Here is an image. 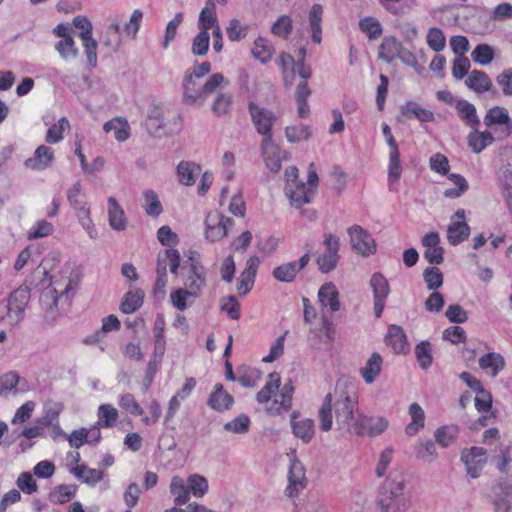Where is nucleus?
<instances>
[{"mask_svg": "<svg viewBox=\"0 0 512 512\" xmlns=\"http://www.w3.org/2000/svg\"><path fill=\"white\" fill-rule=\"evenodd\" d=\"M336 400L333 403L331 393H328L318 412L320 429L328 432L332 429L333 414L335 410L336 424L340 430L354 433V424L357 421V414L360 413L358 407V394L355 386L345 380L338 381L336 384Z\"/></svg>", "mask_w": 512, "mask_h": 512, "instance_id": "nucleus-1", "label": "nucleus"}, {"mask_svg": "<svg viewBox=\"0 0 512 512\" xmlns=\"http://www.w3.org/2000/svg\"><path fill=\"white\" fill-rule=\"evenodd\" d=\"M228 84V80L222 73L212 74L205 83L191 75L184 74L182 102L188 106L202 107L209 95L216 92L221 86H227Z\"/></svg>", "mask_w": 512, "mask_h": 512, "instance_id": "nucleus-2", "label": "nucleus"}, {"mask_svg": "<svg viewBox=\"0 0 512 512\" xmlns=\"http://www.w3.org/2000/svg\"><path fill=\"white\" fill-rule=\"evenodd\" d=\"M403 477H387L382 483L377 504L381 512H406L411 507V496L405 491Z\"/></svg>", "mask_w": 512, "mask_h": 512, "instance_id": "nucleus-3", "label": "nucleus"}, {"mask_svg": "<svg viewBox=\"0 0 512 512\" xmlns=\"http://www.w3.org/2000/svg\"><path fill=\"white\" fill-rule=\"evenodd\" d=\"M248 110L257 132L264 136L262 146H268L272 140V126L276 122L277 116L271 110L254 102L248 104Z\"/></svg>", "mask_w": 512, "mask_h": 512, "instance_id": "nucleus-4", "label": "nucleus"}, {"mask_svg": "<svg viewBox=\"0 0 512 512\" xmlns=\"http://www.w3.org/2000/svg\"><path fill=\"white\" fill-rule=\"evenodd\" d=\"M281 386V377L277 372H272L268 375V380L264 387L256 394V400L260 404L269 403L272 396L279 391L280 394L285 395L289 398H293L295 387L291 379L287 380L284 385Z\"/></svg>", "mask_w": 512, "mask_h": 512, "instance_id": "nucleus-5", "label": "nucleus"}, {"mask_svg": "<svg viewBox=\"0 0 512 512\" xmlns=\"http://www.w3.org/2000/svg\"><path fill=\"white\" fill-rule=\"evenodd\" d=\"M30 300V289L20 286L8 298L7 314L11 323H19L24 318L25 308Z\"/></svg>", "mask_w": 512, "mask_h": 512, "instance_id": "nucleus-6", "label": "nucleus"}, {"mask_svg": "<svg viewBox=\"0 0 512 512\" xmlns=\"http://www.w3.org/2000/svg\"><path fill=\"white\" fill-rule=\"evenodd\" d=\"M352 249L362 256H370L376 252V244L372 235L359 225L348 228Z\"/></svg>", "mask_w": 512, "mask_h": 512, "instance_id": "nucleus-7", "label": "nucleus"}, {"mask_svg": "<svg viewBox=\"0 0 512 512\" xmlns=\"http://www.w3.org/2000/svg\"><path fill=\"white\" fill-rule=\"evenodd\" d=\"M388 425V420L383 416L369 417L358 413L357 421L354 424V434L375 437L382 434L388 428Z\"/></svg>", "mask_w": 512, "mask_h": 512, "instance_id": "nucleus-8", "label": "nucleus"}, {"mask_svg": "<svg viewBox=\"0 0 512 512\" xmlns=\"http://www.w3.org/2000/svg\"><path fill=\"white\" fill-rule=\"evenodd\" d=\"M190 264L183 276L184 289H187L192 297H199L202 288L206 285L205 269L200 261L190 257Z\"/></svg>", "mask_w": 512, "mask_h": 512, "instance_id": "nucleus-9", "label": "nucleus"}, {"mask_svg": "<svg viewBox=\"0 0 512 512\" xmlns=\"http://www.w3.org/2000/svg\"><path fill=\"white\" fill-rule=\"evenodd\" d=\"M324 245L326 252L317 258V265L322 273H329L332 271L339 260V238L332 234L325 235Z\"/></svg>", "mask_w": 512, "mask_h": 512, "instance_id": "nucleus-10", "label": "nucleus"}, {"mask_svg": "<svg viewBox=\"0 0 512 512\" xmlns=\"http://www.w3.org/2000/svg\"><path fill=\"white\" fill-rule=\"evenodd\" d=\"M461 461L465 464L467 474L473 479L478 478L487 462L486 450L482 447L466 449L461 453Z\"/></svg>", "mask_w": 512, "mask_h": 512, "instance_id": "nucleus-11", "label": "nucleus"}, {"mask_svg": "<svg viewBox=\"0 0 512 512\" xmlns=\"http://www.w3.org/2000/svg\"><path fill=\"white\" fill-rule=\"evenodd\" d=\"M370 287L373 291L374 314L377 318L382 316L386 299L390 293L388 280L379 272L374 273L370 279Z\"/></svg>", "mask_w": 512, "mask_h": 512, "instance_id": "nucleus-12", "label": "nucleus"}, {"mask_svg": "<svg viewBox=\"0 0 512 512\" xmlns=\"http://www.w3.org/2000/svg\"><path fill=\"white\" fill-rule=\"evenodd\" d=\"M234 221L220 214H209L206 217V238L212 242L223 239L227 235L228 227L232 226Z\"/></svg>", "mask_w": 512, "mask_h": 512, "instance_id": "nucleus-13", "label": "nucleus"}, {"mask_svg": "<svg viewBox=\"0 0 512 512\" xmlns=\"http://www.w3.org/2000/svg\"><path fill=\"white\" fill-rule=\"evenodd\" d=\"M289 484L286 488V495L293 498L298 495L299 491L306 487L307 479L303 464L296 458L291 460L288 472Z\"/></svg>", "mask_w": 512, "mask_h": 512, "instance_id": "nucleus-14", "label": "nucleus"}, {"mask_svg": "<svg viewBox=\"0 0 512 512\" xmlns=\"http://www.w3.org/2000/svg\"><path fill=\"white\" fill-rule=\"evenodd\" d=\"M425 248L424 259L431 265H440L444 261V249L440 246V236L437 232H430L422 238Z\"/></svg>", "mask_w": 512, "mask_h": 512, "instance_id": "nucleus-15", "label": "nucleus"}, {"mask_svg": "<svg viewBox=\"0 0 512 512\" xmlns=\"http://www.w3.org/2000/svg\"><path fill=\"white\" fill-rule=\"evenodd\" d=\"M181 256L177 249L168 248L162 250L157 255L156 273L167 274V267L174 275L178 274L180 267Z\"/></svg>", "mask_w": 512, "mask_h": 512, "instance_id": "nucleus-16", "label": "nucleus"}, {"mask_svg": "<svg viewBox=\"0 0 512 512\" xmlns=\"http://www.w3.org/2000/svg\"><path fill=\"white\" fill-rule=\"evenodd\" d=\"M54 151L45 145L36 148L33 157L25 160L24 165L34 171H43L49 168L54 161Z\"/></svg>", "mask_w": 512, "mask_h": 512, "instance_id": "nucleus-17", "label": "nucleus"}, {"mask_svg": "<svg viewBox=\"0 0 512 512\" xmlns=\"http://www.w3.org/2000/svg\"><path fill=\"white\" fill-rule=\"evenodd\" d=\"M468 88L476 93L491 92L493 96H497V90L493 89L492 81L489 76L481 70H473L465 79Z\"/></svg>", "mask_w": 512, "mask_h": 512, "instance_id": "nucleus-18", "label": "nucleus"}, {"mask_svg": "<svg viewBox=\"0 0 512 512\" xmlns=\"http://www.w3.org/2000/svg\"><path fill=\"white\" fill-rule=\"evenodd\" d=\"M484 124L487 127L503 125V131L506 135H509L512 132V119L509 117V113L504 107L494 106L490 108L484 117Z\"/></svg>", "mask_w": 512, "mask_h": 512, "instance_id": "nucleus-19", "label": "nucleus"}, {"mask_svg": "<svg viewBox=\"0 0 512 512\" xmlns=\"http://www.w3.org/2000/svg\"><path fill=\"white\" fill-rule=\"evenodd\" d=\"M234 403V398L224 390L222 384L218 383L214 386L212 393L208 398V406L218 412L229 410Z\"/></svg>", "mask_w": 512, "mask_h": 512, "instance_id": "nucleus-20", "label": "nucleus"}, {"mask_svg": "<svg viewBox=\"0 0 512 512\" xmlns=\"http://www.w3.org/2000/svg\"><path fill=\"white\" fill-rule=\"evenodd\" d=\"M318 300L322 307L329 308L331 312L340 310L339 292L332 282L324 283L318 291Z\"/></svg>", "mask_w": 512, "mask_h": 512, "instance_id": "nucleus-21", "label": "nucleus"}, {"mask_svg": "<svg viewBox=\"0 0 512 512\" xmlns=\"http://www.w3.org/2000/svg\"><path fill=\"white\" fill-rule=\"evenodd\" d=\"M168 111L161 105H153L148 110L147 126L150 133L159 135L167 125Z\"/></svg>", "mask_w": 512, "mask_h": 512, "instance_id": "nucleus-22", "label": "nucleus"}, {"mask_svg": "<svg viewBox=\"0 0 512 512\" xmlns=\"http://www.w3.org/2000/svg\"><path fill=\"white\" fill-rule=\"evenodd\" d=\"M385 343L397 354L408 351L407 337L402 327L390 325L385 337Z\"/></svg>", "mask_w": 512, "mask_h": 512, "instance_id": "nucleus-23", "label": "nucleus"}, {"mask_svg": "<svg viewBox=\"0 0 512 512\" xmlns=\"http://www.w3.org/2000/svg\"><path fill=\"white\" fill-rule=\"evenodd\" d=\"M400 117L405 119L416 118L420 122H432L434 120V113L428 109L422 108L415 101H408L401 106Z\"/></svg>", "mask_w": 512, "mask_h": 512, "instance_id": "nucleus-24", "label": "nucleus"}, {"mask_svg": "<svg viewBox=\"0 0 512 512\" xmlns=\"http://www.w3.org/2000/svg\"><path fill=\"white\" fill-rule=\"evenodd\" d=\"M285 192L291 205L296 208H300L311 201L310 190L306 188L303 182L286 184Z\"/></svg>", "mask_w": 512, "mask_h": 512, "instance_id": "nucleus-25", "label": "nucleus"}, {"mask_svg": "<svg viewBox=\"0 0 512 512\" xmlns=\"http://www.w3.org/2000/svg\"><path fill=\"white\" fill-rule=\"evenodd\" d=\"M455 108L458 116L466 126L470 128L479 127L480 120L477 115L476 107L472 103L464 99H458L456 100Z\"/></svg>", "mask_w": 512, "mask_h": 512, "instance_id": "nucleus-26", "label": "nucleus"}, {"mask_svg": "<svg viewBox=\"0 0 512 512\" xmlns=\"http://www.w3.org/2000/svg\"><path fill=\"white\" fill-rule=\"evenodd\" d=\"M403 44L394 36H386L383 38L379 46L378 57L390 64L397 58Z\"/></svg>", "mask_w": 512, "mask_h": 512, "instance_id": "nucleus-27", "label": "nucleus"}, {"mask_svg": "<svg viewBox=\"0 0 512 512\" xmlns=\"http://www.w3.org/2000/svg\"><path fill=\"white\" fill-rule=\"evenodd\" d=\"M383 358L378 352H373L368 358L365 366L361 368L360 374L367 384H372L380 374Z\"/></svg>", "mask_w": 512, "mask_h": 512, "instance_id": "nucleus-28", "label": "nucleus"}, {"mask_svg": "<svg viewBox=\"0 0 512 512\" xmlns=\"http://www.w3.org/2000/svg\"><path fill=\"white\" fill-rule=\"evenodd\" d=\"M468 146L474 153H480L487 146L494 142V137L491 132L483 131L480 132L478 127L472 128V131L467 137Z\"/></svg>", "mask_w": 512, "mask_h": 512, "instance_id": "nucleus-29", "label": "nucleus"}, {"mask_svg": "<svg viewBox=\"0 0 512 512\" xmlns=\"http://www.w3.org/2000/svg\"><path fill=\"white\" fill-rule=\"evenodd\" d=\"M479 366L482 370L487 371L492 377H496L505 367V360L502 355L490 352L479 358Z\"/></svg>", "mask_w": 512, "mask_h": 512, "instance_id": "nucleus-30", "label": "nucleus"}, {"mask_svg": "<svg viewBox=\"0 0 512 512\" xmlns=\"http://www.w3.org/2000/svg\"><path fill=\"white\" fill-rule=\"evenodd\" d=\"M108 217L112 229L123 231L126 228L125 213L114 197L108 199Z\"/></svg>", "mask_w": 512, "mask_h": 512, "instance_id": "nucleus-31", "label": "nucleus"}, {"mask_svg": "<svg viewBox=\"0 0 512 512\" xmlns=\"http://www.w3.org/2000/svg\"><path fill=\"white\" fill-rule=\"evenodd\" d=\"M200 31L209 32L219 26V22L215 12V2L213 0H206L204 8L201 10L198 20Z\"/></svg>", "mask_w": 512, "mask_h": 512, "instance_id": "nucleus-32", "label": "nucleus"}, {"mask_svg": "<svg viewBox=\"0 0 512 512\" xmlns=\"http://www.w3.org/2000/svg\"><path fill=\"white\" fill-rule=\"evenodd\" d=\"M491 461L501 474L512 479V445L500 448L499 454L493 456Z\"/></svg>", "mask_w": 512, "mask_h": 512, "instance_id": "nucleus-33", "label": "nucleus"}, {"mask_svg": "<svg viewBox=\"0 0 512 512\" xmlns=\"http://www.w3.org/2000/svg\"><path fill=\"white\" fill-rule=\"evenodd\" d=\"M201 167L194 162L181 161L177 166V174L181 184L191 186L200 174Z\"/></svg>", "mask_w": 512, "mask_h": 512, "instance_id": "nucleus-34", "label": "nucleus"}, {"mask_svg": "<svg viewBox=\"0 0 512 512\" xmlns=\"http://www.w3.org/2000/svg\"><path fill=\"white\" fill-rule=\"evenodd\" d=\"M170 493L175 497L174 503L177 506L184 505L190 500V490L183 478L173 476L170 483Z\"/></svg>", "mask_w": 512, "mask_h": 512, "instance_id": "nucleus-35", "label": "nucleus"}, {"mask_svg": "<svg viewBox=\"0 0 512 512\" xmlns=\"http://www.w3.org/2000/svg\"><path fill=\"white\" fill-rule=\"evenodd\" d=\"M291 428L293 434L304 443H309L315 435V424L310 418L291 421Z\"/></svg>", "mask_w": 512, "mask_h": 512, "instance_id": "nucleus-36", "label": "nucleus"}, {"mask_svg": "<svg viewBox=\"0 0 512 512\" xmlns=\"http://www.w3.org/2000/svg\"><path fill=\"white\" fill-rule=\"evenodd\" d=\"M470 235V226L466 222L452 221L447 228V239L451 245H458Z\"/></svg>", "mask_w": 512, "mask_h": 512, "instance_id": "nucleus-37", "label": "nucleus"}, {"mask_svg": "<svg viewBox=\"0 0 512 512\" xmlns=\"http://www.w3.org/2000/svg\"><path fill=\"white\" fill-rule=\"evenodd\" d=\"M409 415L411 417V422L406 426L405 432L408 436H414L424 427V410L419 404L412 403L409 406Z\"/></svg>", "mask_w": 512, "mask_h": 512, "instance_id": "nucleus-38", "label": "nucleus"}, {"mask_svg": "<svg viewBox=\"0 0 512 512\" xmlns=\"http://www.w3.org/2000/svg\"><path fill=\"white\" fill-rule=\"evenodd\" d=\"M71 473L84 483L95 485L104 477L102 470L89 468L86 465H78L71 469Z\"/></svg>", "mask_w": 512, "mask_h": 512, "instance_id": "nucleus-39", "label": "nucleus"}, {"mask_svg": "<svg viewBox=\"0 0 512 512\" xmlns=\"http://www.w3.org/2000/svg\"><path fill=\"white\" fill-rule=\"evenodd\" d=\"M144 292L141 289H135L127 292L120 304V310L124 314H131L139 309L143 304Z\"/></svg>", "mask_w": 512, "mask_h": 512, "instance_id": "nucleus-40", "label": "nucleus"}, {"mask_svg": "<svg viewBox=\"0 0 512 512\" xmlns=\"http://www.w3.org/2000/svg\"><path fill=\"white\" fill-rule=\"evenodd\" d=\"M322 14L323 8L320 4H314L309 12V25L312 34V41L314 43H320L322 41Z\"/></svg>", "mask_w": 512, "mask_h": 512, "instance_id": "nucleus-41", "label": "nucleus"}, {"mask_svg": "<svg viewBox=\"0 0 512 512\" xmlns=\"http://www.w3.org/2000/svg\"><path fill=\"white\" fill-rule=\"evenodd\" d=\"M233 105V95L229 92H219L215 96L211 110L217 117H223L230 113Z\"/></svg>", "mask_w": 512, "mask_h": 512, "instance_id": "nucleus-42", "label": "nucleus"}, {"mask_svg": "<svg viewBox=\"0 0 512 512\" xmlns=\"http://www.w3.org/2000/svg\"><path fill=\"white\" fill-rule=\"evenodd\" d=\"M97 424L103 428H111L118 420V410L111 404H101L97 411Z\"/></svg>", "mask_w": 512, "mask_h": 512, "instance_id": "nucleus-43", "label": "nucleus"}, {"mask_svg": "<svg viewBox=\"0 0 512 512\" xmlns=\"http://www.w3.org/2000/svg\"><path fill=\"white\" fill-rule=\"evenodd\" d=\"M143 201L142 207L148 216L156 218L163 212L162 204L154 190H145L143 192Z\"/></svg>", "mask_w": 512, "mask_h": 512, "instance_id": "nucleus-44", "label": "nucleus"}, {"mask_svg": "<svg viewBox=\"0 0 512 512\" xmlns=\"http://www.w3.org/2000/svg\"><path fill=\"white\" fill-rule=\"evenodd\" d=\"M55 50L64 61L74 60L79 56V49L76 46L74 37L60 39L55 43Z\"/></svg>", "mask_w": 512, "mask_h": 512, "instance_id": "nucleus-45", "label": "nucleus"}, {"mask_svg": "<svg viewBox=\"0 0 512 512\" xmlns=\"http://www.w3.org/2000/svg\"><path fill=\"white\" fill-rule=\"evenodd\" d=\"M415 455L424 462H433L437 458L435 442L430 439L419 441L415 446Z\"/></svg>", "mask_w": 512, "mask_h": 512, "instance_id": "nucleus-46", "label": "nucleus"}, {"mask_svg": "<svg viewBox=\"0 0 512 512\" xmlns=\"http://www.w3.org/2000/svg\"><path fill=\"white\" fill-rule=\"evenodd\" d=\"M118 405L122 410L133 416H143L144 409L132 393L126 392L118 397Z\"/></svg>", "mask_w": 512, "mask_h": 512, "instance_id": "nucleus-47", "label": "nucleus"}, {"mask_svg": "<svg viewBox=\"0 0 512 512\" xmlns=\"http://www.w3.org/2000/svg\"><path fill=\"white\" fill-rule=\"evenodd\" d=\"M272 402L265 408L269 415H281L292 408V399L278 393H275Z\"/></svg>", "mask_w": 512, "mask_h": 512, "instance_id": "nucleus-48", "label": "nucleus"}, {"mask_svg": "<svg viewBox=\"0 0 512 512\" xmlns=\"http://www.w3.org/2000/svg\"><path fill=\"white\" fill-rule=\"evenodd\" d=\"M298 272L295 262H288L275 267L272 276L280 282L291 283L295 280Z\"/></svg>", "mask_w": 512, "mask_h": 512, "instance_id": "nucleus-49", "label": "nucleus"}, {"mask_svg": "<svg viewBox=\"0 0 512 512\" xmlns=\"http://www.w3.org/2000/svg\"><path fill=\"white\" fill-rule=\"evenodd\" d=\"M458 427L455 425L442 426L435 433V441L443 448L449 447L458 435Z\"/></svg>", "mask_w": 512, "mask_h": 512, "instance_id": "nucleus-50", "label": "nucleus"}, {"mask_svg": "<svg viewBox=\"0 0 512 512\" xmlns=\"http://www.w3.org/2000/svg\"><path fill=\"white\" fill-rule=\"evenodd\" d=\"M273 51V46L267 40L258 38L252 49V55L260 62L267 63L271 60Z\"/></svg>", "mask_w": 512, "mask_h": 512, "instance_id": "nucleus-51", "label": "nucleus"}, {"mask_svg": "<svg viewBox=\"0 0 512 512\" xmlns=\"http://www.w3.org/2000/svg\"><path fill=\"white\" fill-rule=\"evenodd\" d=\"M295 59L288 53L282 52L279 56V65L282 70L283 80L286 86H291L294 80Z\"/></svg>", "mask_w": 512, "mask_h": 512, "instance_id": "nucleus-52", "label": "nucleus"}, {"mask_svg": "<svg viewBox=\"0 0 512 512\" xmlns=\"http://www.w3.org/2000/svg\"><path fill=\"white\" fill-rule=\"evenodd\" d=\"M448 179L451 180L456 187L449 188L444 191V196L446 198H458L469 188L467 180L460 174L452 173L448 176Z\"/></svg>", "mask_w": 512, "mask_h": 512, "instance_id": "nucleus-53", "label": "nucleus"}, {"mask_svg": "<svg viewBox=\"0 0 512 512\" xmlns=\"http://www.w3.org/2000/svg\"><path fill=\"white\" fill-rule=\"evenodd\" d=\"M104 130L106 132L113 131L114 137L118 141H125L130 136L128 123L120 119H113L106 122L104 124Z\"/></svg>", "mask_w": 512, "mask_h": 512, "instance_id": "nucleus-54", "label": "nucleus"}, {"mask_svg": "<svg viewBox=\"0 0 512 512\" xmlns=\"http://www.w3.org/2000/svg\"><path fill=\"white\" fill-rule=\"evenodd\" d=\"M187 484L190 490L195 497L201 498L208 491V481L207 479L199 474H191L187 478Z\"/></svg>", "mask_w": 512, "mask_h": 512, "instance_id": "nucleus-55", "label": "nucleus"}, {"mask_svg": "<svg viewBox=\"0 0 512 512\" xmlns=\"http://www.w3.org/2000/svg\"><path fill=\"white\" fill-rule=\"evenodd\" d=\"M360 30L367 34L370 40L377 39L382 34V26L374 17H365L359 21Z\"/></svg>", "mask_w": 512, "mask_h": 512, "instance_id": "nucleus-56", "label": "nucleus"}, {"mask_svg": "<svg viewBox=\"0 0 512 512\" xmlns=\"http://www.w3.org/2000/svg\"><path fill=\"white\" fill-rule=\"evenodd\" d=\"M250 418L247 414H240L233 420L224 424V429L235 434H245L250 429Z\"/></svg>", "mask_w": 512, "mask_h": 512, "instance_id": "nucleus-57", "label": "nucleus"}, {"mask_svg": "<svg viewBox=\"0 0 512 512\" xmlns=\"http://www.w3.org/2000/svg\"><path fill=\"white\" fill-rule=\"evenodd\" d=\"M471 58L475 63L480 65H488L494 59L493 48L488 44H479L472 51Z\"/></svg>", "mask_w": 512, "mask_h": 512, "instance_id": "nucleus-58", "label": "nucleus"}, {"mask_svg": "<svg viewBox=\"0 0 512 512\" xmlns=\"http://www.w3.org/2000/svg\"><path fill=\"white\" fill-rule=\"evenodd\" d=\"M431 344L428 341H422L415 347V356L422 369H428L432 364Z\"/></svg>", "mask_w": 512, "mask_h": 512, "instance_id": "nucleus-59", "label": "nucleus"}, {"mask_svg": "<svg viewBox=\"0 0 512 512\" xmlns=\"http://www.w3.org/2000/svg\"><path fill=\"white\" fill-rule=\"evenodd\" d=\"M423 278L428 290L436 291L443 285V274L435 266L427 267L423 272Z\"/></svg>", "mask_w": 512, "mask_h": 512, "instance_id": "nucleus-60", "label": "nucleus"}, {"mask_svg": "<svg viewBox=\"0 0 512 512\" xmlns=\"http://www.w3.org/2000/svg\"><path fill=\"white\" fill-rule=\"evenodd\" d=\"M77 211V217L79 219L80 224L82 227L87 231L90 238L94 239L96 238V230L94 228L92 219H91V212L90 208L88 207L87 203L82 204L80 207L75 209Z\"/></svg>", "mask_w": 512, "mask_h": 512, "instance_id": "nucleus-61", "label": "nucleus"}, {"mask_svg": "<svg viewBox=\"0 0 512 512\" xmlns=\"http://www.w3.org/2000/svg\"><path fill=\"white\" fill-rule=\"evenodd\" d=\"M427 44L435 52H440L445 48L446 38L440 28L432 27L427 33Z\"/></svg>", "mask_w": 512, "mask_h": 512, "instance_id": "nucleus-62", "label": "nucleus"}, {"mask_svg": "<svg viewBox=\"0 0 512 512\" xmlns=\"http://www.w3.org/2000/svg\"><path fill=\"white\" fill-rule=\"evenodd\" d=\"M228 39L232 42L244 39L248 34V26L242 25L241 22L233 18L230 20L226 28Z\"/></svg>", "mask_w": 512, "mask_h": 512, "instance_id": "nucleus-63", "label": "nucleus"}, {"mask_svg": "<svg viewBox=\"0 0 512 512\" xmlns=\"http://www.w3.org/2000/svg\"><path fill=\"white\" fill-rule=\"evenodd\" d=\"M210 35L207 31H200L193 39L192 53L195 56L206 55L209 50Z\"/></svg>", "mask_w": 512, "mask_h": 512, "instance_id": "nucleus-64", "label": "nucleus"}]
</instances>
